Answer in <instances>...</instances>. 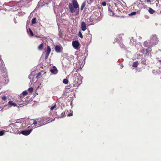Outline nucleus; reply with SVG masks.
<instances>
[{"label":"nucleus","instance_id":"obj_20","mask_svg":"<svg viewBox=\"0 0 161 161\" xmlns=\"http://www.w3.org/2000/svg\"><path fill=\"white\" fill-rule=\"evenodd\" d=\"M5 131V130H2L0 131V136H2L4 134Z\"/></svg>","mask_w":161,"mask_h":161},{"label":"nucleus","instance_id":"obj_25","mask_svg":"<svg viewBox=\"0 0 161 161\" xmlns=\"http://www.w3.org/2000/svg\"><path fill=\"white\" fill-rule=\"evenodd\" d=\"M79 36L81 38H83V36L81 32L79 31L78 33Z\"/></svg>","mask_w":161,"mask_h":161},{"label":"nucleus","instance_id":"obj_5","mask_svg":"<svg viewBox=\"0 0 161 161\" xmlns=\"http://www.w3.org/2000/svg\"><path fill=\"white\" fill-rule=\"evenodd\" d=\"M72 45L76 49H78L79 48V46L80 45L79 42L77 41H73L72 42Z\"/></svg>","mask_w":161,"mask_h":161},{"label":"nucleus","instance_id":"obj_8","mask_svg":"<svg viewBox=\"0 0 161 161\" xmlns=\"http://www.w3.org/2000/svg\"><path fill=\"white\" fill-rule=\"evenodd\" d=\"M81 27L82 31H85L86 29V23L84 21L82 22L81 24Z\"/></svg>","mask_w":161,"mask_h":161},{"label":"nucleus","instance_id":"obj_12","mask_svg":"<svg viewBox=\"0 0 161 161\" xmlns=\"http://www.w3.org/2000/svg\"><path fill=\"white\" fill-rule=\"evenodd\" d=\"M148 12L152 14L155 12V11H154L151 8H149L148 9Z\"/></svg>","mask_w":161,"mask_h":161},{"label":"nucleus","instance_id":"obj_37","mask_svg":"<svg viewBox=\"0 0 161 161\" xmlns=\"http://www.w3.org/2000/svg\"><path fill=\"white\" fill-rule=\"evenodd\" d=\"M147 3H148L151 2V0H146Z\"/></svg>","mask_w":161,"mask_h":161},{"label":"nucleus","instance_id":"obj_38","mask_svg":"<svg viewBox=\"0 0 161 161\" xmlns=\"http://www.w3.org/2000/svg\"><path fill=\"white\" fill-rule=\"evenodd\" d=\"M159 62H160L161 63V60H159Z\"/></svg>","mask_w":161,"mask_h":161},{"label":"nucleus","instance_id":"obj_21","mask_svg":"<svg viewBox=\"0 0 161 161\" xmlns=\"http://www.w3.org/2000/svg\"><path fill=\"white\" fill-rule=\"evenodd\" d=\"M41 74H42V73L41 72H39V73H38L36 76V78H39L40 77V76H41Z\"/></svg>","mask_w":161,"mask_h":161},{"label":"nucleus","instance_id":"obj_35","mask_svg":"<svg viewBox=\"0 0 161 161\" xmlns=\"http://www.w3.org/2000/svg\"><path fill=\"white\" fill-rule=\"evenodd\" d=\"M73 115V114L72 113H70L68 114V116H71Z\"/></svg>","mask_w":161,"mask_h":161},{"label":"nucleus","instance_id":"obj_10","mask_svg":"<svg viewBox=\"0 0 161 161\" xmlns=\"http://www.w3.org/2000/svg\"><path fill=\"white\" fill-rule=\"evenodd\" d=\"M44 47L43 43L42 42L38 47V49L40 50H43Z\"/></svg>","mask_w":161,"mask_h":161},{"label":"nucleus","instance_id":"obj_14","mask_svg":"<svg viewBox=\"0 0 161 161\" xmlns=\"http://www.w3.org/2000/svg\"><path fill=\"white\" fill-rule=\"evenodd\" d=\"M138 64V61H136L133 63L132 66L134 67H136L137 66Z\"/></svg>","mask_w":161,"mask_h":161},{"label":"nucleus","instance_id":"obj_7","mask_svg":"<svg viewBox=\"0 0 161 161\" xmlns=\"http://www.w3.org/2000/svg\"><path fill=\"white\" fill-rule=\"evenodd\" d=\"M32 130V129L22 130L21 132V133L23 135L27 136L30 134Z\"/></svg>","mask_w":161,"mask_h":161},{"label":"nucleus","instance_id":"obj_9","mask_svg":"<svg viewBox=\"0 0 161 161\" xmlns=\"http://www.w3.org/2000/svg\"><path fill=\"white\" fill-rule=\"evenodd\" d=\"M8 104L11 106H13L14 107H15L17 106V104L15 103H14L12 101H10L8 102Z\"/></svg>","mask_w":161,"mask_h":161},{"label":"nucleus","instance_id":"obj_28","mask_svg":"<svg viewBox=\"0 0 161 161\" xmlns=\"http://www.w3.org/2000/svg\"><path fill=\"white\" fill-rule=\"evenodd\" d=\"M71 87H72L70 85H68V86H67L66 87V89H70V88H71Z\"/></svg>","mask_w":161,"mask_h":161},{"label":"nucleus","instance_id":"obj_16","mask_svg":"<svg viewBox=\"0 0 161 161\" xmlns=\"http://www.w3.org/2000/svg\"><path fill=\"white\" fill-rule=\"evenodd\" d=\"M57 70V69L55 66L53 67V69H51L50 71L52 73H54L55 71Z\"/></svg>","mask_w":161,"mask_h":161},{"label":"nucleus","instance_id":"obj_13","mask_svg":"<svg viewBox=\"0 0 161 161\" xmlns=\"http://www.w3.org/2000/svg\"><path fill=\"white\" fill-rule=\"evenodd\" d=\"M36 23V18L35 17L33 18L32 20L31 23L32 24H34Z\"/></svg>","mask_w":161,"mask_h":161},{"label":"nucleus","instance_id":"obj_18","mask_svg":"<svg viewBox=\"0 0 161 161\" xmlns=\"http://www.w3.org/2000/svg\"><path fill=\"white\" fill-rule=\"evenodd\" d=\"M146 49L145 48H142L141 50V52L143 54H146Z\"/></svg>","mask_w":161,"mask_h":161},{"label":"nucleus","instance_id":"obj_22","mask_svg":"<svg viewBox=\"0 0 161 161\" xmlns=\"http://www.w3.org/2000/svg\"><path fill=\"white\" fill-rule=\"evenodd\" d=\"M33 89L32 87H30L28 89V91L32 93L33 91Z\"/></svg>","mask_w":161,"mask_h":161},{"label":"nucleus","instance_id":"obj_4","mask_svg":"<svg viewBox=\"0 0 161 161\" xmlns=\"http://www.w3.org/2000/svg\"><path fill=\"white\" fill-rule=\"evenodd\" d=\"M51 51V48L49 46H47V50L45 51V59L46 60L47 59Z\"/></svg>","mask_w":161,"mask_h":161},{"label":"nucleus","instance_id":"obj_33","mask_svg":"<svg viewBox=\"0 0 161 161\" xmlns=\"http://www.w3.org/2000/svg\"><path fill=\"white\" fill-rule=\"evenodd\" d=\"M33 120H34L33 124L34 125L36 124L37 123V122L36 120H34V119H33Z\"/></svg>","mask_w":161,"mask_h":161},{"label":"nucleus","instance_id":"obj_41","mask_svg":"<svg viewBox=\"0 0 161 161\" xmlns=\"http://www.w3.org/2000/svg\"><path fill=\"white\" fill-rule=\"evenodd\" d=\"M160 13H161V11H160Z\"/></svg>","mask_w":161,"mask_h":161},{"label":"nucleus","instance_id":"obj_11","mask_svg":"<svg viewBox=\"0 0 161 161\" xmlns=\"http://www.w3.org/2000/svg\"><path fill=\"white\" fill-rule=\"evenodd\" d=\"M86 3L85 2H84L82 4L81 6L80 7V10L82 11L86 6Z\"/></svg>","mask_w":161,"mask_h":161},{"label":"nucleus","instance_id":"obj_40","mask_svg":"<svg viewBox=\"0 0 161 161\" xmlns=\"http://www.w3.org/2000/svg\"><path fill=\"white\" fill-rule=\"evenodd\" d=\"M91 36H92V35H91V36L90 37H91ZM91 38H90V39H91Z\"/></svg>","mask_w":161,"mask_h":161},{"label":"nucleus","instance_id":"obj_15","mask_svg":"<svg viewBox=\"0 0 161 161\" xmlns=\"http://www.w3.org/2000/svg\"><path fill=\"white\" fill-rule=\"evenodd\" d=\"M69 80L66 79H64L63 80V83L64 84H67L68 83Z\"/></svg>","mask_w":161,"mask_h":161},{"label":"nucleus","instance_id":"obj_29","mask_svg":"<svg viewBox=\"0 0 161 161\" xmlns=\"http://www.w3.org/2000/svg\"><path fill=\"white\" fill-rule=\"evenodd\" d=\"M101 5L103 6H105L106 5V3L105 2H103L101 3Z\"/></svg>","mask_w":161,"mask_h":161},{"label":"nucleus","instance_id":"obj_23","mask_svg":"<svg viewBox=\"0 0 161 161\" xmlns=\"http://www.w3.org/2000/svg\"><path fill=\"white\" fill-rule=\"evenodd\" d=\"M20 99H19V100H17V102L18 103V105H23V104L24 103V102H23V103H21V101H19V100H20Z\"/></svg>","mask_w":161,"mask_h":161},{"label":"nucleus","instance_id":"obj_26","mask_svg":"<svg viewBox=\"0 0 161 161\" xmlns=\"http://www.w3.org/2000/svg\"><path fill=\"white\" fill-rule=\"evenodd\" d=\"M56 105L55 104L53 106L52 105V106L51 108V110H53L56 107Z\"/></svg>","mask_w":161,"mask_h":161},{"label":"nucleus","instance_id":"obj_36","mask_svg":"<svg viewBox=\"0 0 161 161\" xmlns=\"http://www.w3.org/2000/svg\"><path fill=\"white\" fill-rule=\"evenodd\" d=\"M32 0H27V3H29L31 2Z\"/></svg>","mask_w":161,"mask_h":161},{"label":"nucleus","instance_id":"obj_32","mask_svg":"<svg viewBox=\"0 0 161 161\" xmlns=\"http://www.w3.org/2000/svg\"><path fill=\"white\" fill-rule=\"evenodd\" d=\"M2 99L4 101H5L6 100V97L5 96L3 97Z\"/></svg>","mask_w":161,"mask_h":161},{"label":"nucleus","instance_id":"obj_31","mask_svg":"<svg viewBox=\"0 0 161 161\" xmlns=\"http://www.w3.org/2000/svg\"><path fill=\"white\" fill-rule=\"evenodd\" d=\"M136 14V12H133L131 13L129 15H135Z\"/></svg>","mask_w":161,"mask_h":161},{"label":"nucleus","instance_id":"obj_39","mask_svg":"<svg viewBox=\"0 0 161 161\" xmlns=\"http://www.w3.org/2000/svg\"><path fill=\"white\" fill-rule=\"evenodd\" d=\"M27 122V121H25V124H26V122Z\"/></svg>","mask_w":161,"mask_h":161},{"label":"nucleus","instance_id":"obj_19","mask_svg":"<svg viewBox=\"0 0 161 161\" xmlns=\"http://www.w3.org/2000/svg\"><path fill=\"white\" fill-rule=\"evenodd\" d=\"M22 94H23V95L24 96H25L28 94V93L26 91H23L22 93Z\"/></svg>","mask_w":161,"mask_h":161},{"label":"nucleus","instance_id":"obj_30","mask_svg":"<svg viewBox=\"0 0 161 161\" xmlns=\"http://www.w3.org/2000/svg\"><path fill=\"white\" fill-rule=\"evenodd\" d=\"M25 96L23 95V94L22 93L20 94V95H19V97L20 99L23 98Z\"/></svg>","mask_w":161,"mask_h":161},{"label":"nucleus","instance_id":"obj_2","mask_svg":"<svg viewBox=\"0 0 161 161\" xmlns=\"http://www.w3.org/2000/svg\"><path fill=\"white\" fill-rule=\"evenodd\" d=\"M158 39L155 35H153L151 37L148 41H146L144 43L143 45L145 47H151L156 44L158 42Z\"/></svg>","mask_w":161,"mask_h":161},{"label":"nucleus","instance_id":"obj_24","mask_svg":"<svg viewBox=\"0 0 161 161\" xmlns=\"http://www.w3.org/2000/svg\"><path fill=\"white\" fill-rule=\"evenodd\" d=\"M29 32H30L31 36H33L34 34H33V33L32 31H31V30L30 28H29Z\"/></svg>","mask_w":161,"mask_h":161},{"label":"nucleus","instance_id":"obj_27","mask_svg":"<svg viewBox=\"0 0 161 161\" xmlns=\"http://www.w3.org/2000/svg\"><path fill=\"white\" fill-rule=\"evenodd\" d=\"M87 2L88 3L91 4L93 2V0H87Z\"/></svg>","mask_w":161,"mask_h":161},{"label":"nucleus","instance_id":"obj_6","mask_svg":"<svg viewBox=\"0 0 161 161\" xmlns=\"http://www.w3.org/2000/svg\"><path fill=\"white\" fill-rule=\"evenodd\" d=\"M55 50L57 53H60L63 50V47L59 45H57L55 47Z\"/></svg>","mask_w":161,"mask_h":161},{"label":"nucleus","instance_id":"obj_1","mask_svg":"<svg viewBox=\"0 0 161 161\" xmlns=\"http://www.w3.org/2000/svg\"><path fill=\"white\" fill-rule=\"evenodd\" d=\"M72 4L69 3L68 5L69 11L72 13L78 15L79 13V7L77 1L76 0H72Z\"/></svg>","mask_w":161,"mask_h":161},{"label":"nucleus","instance_id":"obj_3","mask_svg":"<svg viewBox=\"0 0 161 161\" xmlns=\"http://www.w3.org/2000/svg\"><path fill=\"white\" fill-rule=\"evenodd\" d=\"M111 8L110 7L108 8V12L111 15H115V16H119L121 15V14L122 13L121 11L119 9H117L114 8V9L112 8Z\"/></svg>","mask_w":161,"mask_h":161},{"label":"nucleus","instance_id":"obj_34","mask_svg":"<svg viewBox=\"0 0 161 161\" xmlns=\"http://www.w3.org/2000/svg\"><path fill=\"white\" fill-rule=\"evenodd\" d=\"M156 6H158V4L159 3V1L158 0H156Z\"/></svg>","mask_w":161,"mask_h":161},{"label":"nucleus","instance_id":"obj_17","mask_svg":"<svg viewBox=\"0 0 161 161\" xmlns=\"http://www.w3.org/2000/svg\"><path fill=\"white\" fill-rule=\"evenodd\" d=\"M145 51H146L145 54H148L149 52H150L151 50H150V48L149 49V48H148L147 49H146V50Z\"/></svg>","mask_w":161,"mask_h":161}]
</instances>
